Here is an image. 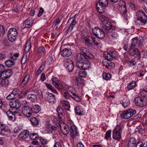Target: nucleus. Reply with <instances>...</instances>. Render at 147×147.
<instances>
[{"label":"nucleus","instance_id":"obj_1","mask_svg":"<svg viewBox=\"0 0 147 147\" xmlns=\"http://www.w3.org/2000/svg\"><path fill=\"white\" fill-rule=\"evenodd\" d=\"M140 94L141 97L137 96L135 99V105L141 107L147 106V90H143Z\"/></svg>","mask_w":147,"mask_h":147},{"label":"nucleus","instance_id":"obj_2","mask_svg":"<svg viewBox=\"0 0 147 147\" xmlns=\"http://www.w3.org/2000/svg\"><path fill=\"white\" fill-rule=\"evenodd\" d=\"M69 88L71 87H68L66 89V91L65 92L63 96L66 99L70 100L71 98L73 99L77 102H79L81 101V99L79 96L76 93L73 92L69 90Z\"/></svg>","mask_w":147,"mask_h":147},{"label":"nucleus","instance_id":"obj_3","mask_svg":"<svg viewBox=\"0 0 147 147\" xmlns=\"http://www.w3.org/2000/svg\"><path fill=\"white\" fill-rule=\"evenodd\" d=\"M123 127V125L120 124L117 125L113 130V138L117 140H119L121 138L122 131Z\"/></svg>","mask_w":147,"mask_h":147},{"label":"nucleus","instance_id":"obj_4","mask_svg":"<svg viewBox=\"0 0 147 147\" xmlns=\"http://www.w3.org/2000/svg\"><path fill=\"white\" fill-rule=\"evenodd\" d=\"M137 20L139 21L140 24L144 25L147 21V16L144 12L141 10L138 11L136 13Z\"/></svg>","mask_w":147,"mask_h":147},{"label":"nucleus","instance_id":"obj_5","mask_svg":"<svg viewBox=\"0 0 147 147\" xmlns=\"http://www.w3.org/2000/svg\"><path fill=\"white\" fill-rule=\"evenodd\" d=\"M108 0H99V2H97L96 4L97 9L100 13H102L105 11L103 10V7L108 5Z\"/></svg>","mask_w":147,"mask_h":147},{"label":"nucleus","instance_id":"obj_6","mask_svg":"<svg viewBox=\"0 0 147 147\" xmlns=\"http://www.w3.org/2000/svg\"><path fill=\"white\" fill-rule=\"evenodd\" d=\"M103 30L97 27H95L92 29V33L94 35L99 39L104 38L105 36V34L107 33Z\"/></svg>","mask_w":147,"mask_h":147},{"label":"nucleus","instance_id":"obj_7","mask_svg":"<svg viewBox=\"0 0 147 147\" xmlns=\"http://www.w3.org/2000/svg\"><path fill=\"white\" fill-rule=\"evenodd\" d=\"M22 105L23 106V108L22 109V113L25 116L29 117L31 115L32 113V109L30 107L25 104L27 103L25 101H23Z\"/></svg>","mask_w":147,"mask_h":147},{"label":"nucleus","instance_id":"obj_8","mask_svg":"<svg viewBox=\"0 0 147 147\" xmlns=\"http://www.w3.org/2000/svg\"><path fill=\"white\" fill-rule=\"evenodd\" d=\"M136 113V110L130 109L127 111H124L121 113L120 115V116L122 118L127 119L132 117Z\"/></svg>","mask_w":147,"mask_h":147},{"label":"nucleus","instance_id":"obj_9","mask_svg":"<svg viewBox=\"0 0 147 147\" xmlns=\"http://www.w3.org/2000/svg\"><path fill=\"white\" fill-rule=\"evenodd\" d=\"M103 30H105L106 33L109 32L110 29H115L114 26L112 25L111 23L107 20H104L102 22Z\"/></svg>","mask_w":147,"mask_h":147},{"label":"nucleus","instance_id":"obj_10","mask_svg":"<svg viewBox=\"0 0 147 147\" xmlns=\"http://www.w3.org/2000/svg\"><path fill=\"white\" fill-rule=\"evenodd\" d=\"M64 66L69 72H72L74 69V66L72 60L69 59L64 61Z\"/></svg>","mask_w":147,"mask_h":147},{"label":"nucleus","instance_id":"obj_11","mask_svg":"<svg viewBox=\"0 0 147 147\" xmlns=\"http://www.w3.org/2000/svg\"><path fill=\"white\" fill-rule=\"evenodd\" d=\"M79 53L81 54V56L86 59H88V58L92 59L94 57L93 55L88 51L86 48L84 47L80 49V53Z\"/></svg>","mask_w":147,"mask_h":147},{"label":"nucleus","instance_id":"obj_12","mask_svg":"<svg viewBox=\"0 0 147 147\" xmlns=\"http://www.w3.org/2000/svg\"><path fill=\"white\" fill-rule=\"evenodd\" d=\"M21 106V102L18 100H15L13 101H11L10 102V106H11V110H13L14 109L15 110L17 111H14V113H20L19 108H20Z\"/></svg>","mask_w":147,"mask_h":147},{"label":"nucleus","instance_id":"obj_13","mask_svg":"<svg viewBox=\"0 0 147 147\" xmlns=\"http://www.w3.org/2000/svg\"><path fill=\"white\" fill-rule=\"evenodd\" d=\"M76 65L79 68L82 69V65L85 59L81 56V54L78 53L76 55Z\"/></svg>","mask_w":147,"mask_h":147},{"label":"nucleus","instance_id":"obj_14","mask_svg":"<svg viewBox=\"0 0 147 147\" xmlns=\"http://www.w3.org/2000/svg\"><path fill=\"white\" fill-rule=\"evenodd\" d=\"M12 71L10 69L7 70H4L0 74V78L5 79L10 78L12 75Z\"/></svg>","mask_w":147,"mask_h":147},{"label":"nucleus","instance_id":"obj_15","mask_svg":"<svg viewBox=\"0 0 147 147\" xmlns=\"http://www.w3.org/2000/svg\"><path fill=\"white\" fill-rule=\"evenodd\" d=\"M70 21L71 22V23L69 25V26L67 29L66 34H67V36H69L71 34H70L69 32H70L73 29V28L75 27L76 24L77 23V22L75 18H70L67 22V23H69Z\"/></svg>","mask_w":147,"mask_h":147},{"label":"nucleus","instance_id":"obj_16","mask_svg":"<svg viewBox=\"0 0 147 147\" xmlns=\"http://www.w3.org/2000/svg\"><path fill=\"white\" fill-rule=\"evenodd\" d=\"M52 81L53 84L58 90H61L63 89L62 84L60 80L57 78H53Z\"/></svg>","mask_w":147,"mask_h":147},{"label":"nucleus","instance_id":"obj_17","mask_svg":"<svg viewBox=\"0 0 147 147\" xmlns=\"http://www.w3.org/2000/svg\"><path fill=\"white\" fill-rule=\"evenodd\" d=\"M77 128V127L74 125L70 126L69 129L70 136L71 137L73 138H74L78 135V132Z\"/></svg>","mask_w":147,"mask_h":147},{"label":"nucleus","instance_id":"obj_18","mask_svg":"<svg viewBox=\"0 0 147 147\" xmlns=\"http://www.w3.org/2000/svg\"><path fill=\"white\" fill-rule=\"evenodd\" d=\"M45 98L46 100L50 103H54L55 100V95L53 94L48 92L46 93Z\"/></svg>","mask_w":147,"mask_h":147},{"label":"nucleus","instance_id":"obj_19","mask_svg":"<svg viewBox=\"0 0 147 147\" xmlns=\"http://www.w3.org/2000/svg\"><path fill=\"white\" fill-rule=\"evenodd\" d=\"M93 37L92 34L91 36H87L84 38V42L86 46L88 47H90L93 46V43L91 41V39L92 40V37Z\"/></svg>","mask_w":147,"mask_h":147},{"label":"nucleus","instance_id":"obj_20","mask_svg":"<svg viewBox=\"0 0 147 147\" xmlns=\"http://www.w3.org/2000/svg\"><path fill=\"white\" fill-rule=\"evenodd\" d=\"M136 143V139L133 138H130L126 145L127 147H135Z\"/></svg>","mask_w":147,"mask_h":147},{"label":"nucleus","instance_id":"obj_21","mask_svg":"<svg viewBox=\"0 0 147 147\" xmlns=\"http://www.w3.org/2000/svg\"><path fill=\"white\" fill-rule=\"evenodd\" d=\"M61 55L63 57H68L71 55V50L67 48L64 49L61 52Z\"/></svg>","mask_w":147,"mask_h":147},{"label":"nucleus","instance_id":"obj_22","mask_svg":"<svg viewBox=\"0 0 147 147\" xmlns=\"http://www.w3.org/2000/svg\"><path fill=\"white\" fill-rule=\"evenodd\" d=\"M33 20L32 19L28 18L24 21V28L30 27L32 25Z\"/></svg>","mask_w":147,"mask_h":147},{"label":"nucleus","instance_id":"obj_23","mask_svg":"<svg viewBox=\"0 0 147 147\" xmlns=\"http://www.w3.org/2000/svg\"><path fill=\"white\" fill-rule=\"evenodd\" d=\"M11 133V130L9 129H6V127H4L1 129L0 134L2 136H9Z\"/></svg>","mask_w":147,"mask_h":147},{"label":"nucleus","instance_id":"obj_24","mask_svg":"<svg viewBox=\"0 0 147 147\" xmlns=\"http://www.w3.org/2000/svg\"><path fill=\"white\" fill-rule=\"evenodd\" d=\"M56 111L58 113V115L60 119H62L64 115L63 109L61 107L58 106L57 108Z\"/></svg>","mask_w":147,"mask_h":147},{"label":"nucleus","instance_id":"obj_25","mask_svg":"<svg viewBox=\"0 0 147 147\" xmlns=\"http://www.w3.org/2000/svg\"><path fill=\"white\" fill-rule=\"evenodd\" d=\"M29 135V134L27 130H24L19 134V137L20 139H24L27 138Z\"/></svg>","mask_w":147,"mask_h":147},{"label":"nucleus","instance_id":"obj_26","mask_svg":"<svg viewBox=\"0 0 147 147\" xmlns=\"http://www.w3.org/2000/svg\"><path fill=\"white\" fill-rule=\"evenodd\" d=\"M14 112L11 111H7L6 112V114L7 116L9 119L10 120H11L13 121L15 120V116L14 114Z\"/></svg>","mask_w":147,"mask_h":147},{"label":"nucleus","instance_id":"obj_27","mask_svg":"<svg viewBox=\"0 0 147 147\" xmlns=\"http://www.w3.org/2000/svg\"><path fill=\"white\" fill-rule=\"evenodd\" d=\"M30 120L33 126L37 127L39 125V121L36 117H31L30 118Z\"/></svg>","mask_w":147,"mask_h":147},{"label":"nucleus","instance_id":"obj_28","mask_svg":"<svg viewBox=\"0 0 147 147\" xmlns=\"http://www.w3.org/2000/svg\"><path fill=\"white\" fill-rule=\"evenodd\" d=\"M61 102L65 109L68 111L70 110V106L68 102L65 100H62L61 101Z\"/></svg>","mask_w":147,"mask_h":147},{"label":"nucleus","instance_id":"obj_29","mask_svg":"<svg viewBox=\"0 0 147 147\" xmlns=\"http://www.w3.org/2000/svg\"><path fill=\"white\" fill-rule=\"evenodd\" d=\"M128 51L129 54L131 55L134 56L135 55H140V53L139 52L138 50L136 48H135L134 49L130 50Z\"/></svg>","mask_w":147,"mask_h":147},{"label":"nucleus","instance_id":"obj_30","mask_svg":"<svg viewBox=\"0 0 147 147\" xmlns=\"http://www.w3.org/2000/svg\"><path fill=\"white\" fill-rule=\"evenodd\" d=\"M10 107V104L7 103L5 102H3V104L2 108L5 111H10V109H11Z\"/></svg>","mask_w":147,"mask_h":147},{"label":"nucleus","instance_id":"obj_31","mask_svg":"<svg viewBox=\"0 0 147 147\" xmlns=\"http://www.w3.org/2000/svg\"><path fill=\"white\" fill-rule=\"evenodd\" d=\"M121 2L123 3V6H122L119 7L118 9L121 13H123V14H125L127 12L125 3L123 1H121Z\"/></svg>","mask_w":147,"mask_h":147},{"label":"nucleus","instance_id":"obj_32","mask_svg":"<svg viewBox=\"0 0 147 147\" xmlns=\"http://www.w3.org/2000/svg\"><path fill=\"white\" fill-rule=\"evenodd\" d=\"M27 99L29 100L32 102H35L37 101V96H36L34 94H30L28 95L27 97Z\"/></svg>","mask_w":147,"mask_h":147},{"label":"nucleus","instance_id":"obj_33","mask_svg":"<svg viewBox=\"0 0 147 147\" xmlns=\"http://www.w3.org/2000/svg\"><path fill=\"white\" fill-rule=\"evenodd\" d=\"M76 114L78 115H82L83 112V109L80 106H76L75 108Z\"/></svg>","mask_w":147,"mask_h":147},{"label":"nucleus","instance_id":"obj_34","mask_svg":"<svg viewBox=\"0 0 147 147\" xmlns=\"http://www.w3.org/2000/svg\"><path fill=\"white\" fill-rule=\"evenodd\" d=\"M90 65V63L88 61V60L85 59V60L84 61L82 65V69L84 70L87 69L89 68Z\"/></svg>","mask_w":147,"mask_h":147},{"label":"nucleus","instance_id":"obj_35","mask_svg":"<svg viewBox=\"0 0 147 147\" xmlns=\"http://www.w3.org/2000/svg\"><path fill=\"white\" fill-rule=\"evenodd\" d=\"M17 30L15 28H11L9 29L7 33V34H10L13 36V35L14 36H17Z\"/></svg>","mask_w":147,"mask_h":147},{"label":"nucleus","instance_id":"obj_36","mask_svg":"<svg viewBox=\"0 0 147 147\" xmlns=\"http://www.w3.org/2000/svg\"><path fill=\"white\" fill-rule=\"evenodd\" d=\"M9 80L7 79H2L0 83L1 86L5 87H7L9 85Z\"/></svg>","mask_w":147,"mask_h":147},{"label":"nucleus","instance_id":"obj_37","mask_svg":"<svg viewBox=\"0 0 147 147\" xmlns=\"http://www.w3.org/2000/svg\"><path fill=\"white\" fill-rule=\"evenodd\" d=\"M141 40H140L137 37L133 38L132 39V44L136 45L138 43L139 45H141L142 42L140 41Z\"/></svg>","mask_w":147,"mask_h":147},{"label":"nucleus","instance_id":"obj_38","mask_svg":"<svg viewBox=\"0 0 147 147\" xmlns=\"http://www.w3.org/2000/svg\"><path fill=\"white\" fill-rule=\"evenodd\" d=\"M70 128L67 125L64 126L63 129H62V134L64 135H67L70 132Z\"/></svg>","mask_w":147,"mask_h":147},{"label":"nucleus","instance_id":"obj_39","mask_svg":"<svg viewBox=\"0 0 147 147\" xmlns=\"http://www.w3.org/2000/svg\"><path fill=\"white\" fill-rule=\"evenodd\" d=\"M5 63L6 65L8 67H11L15 64V62L10 59L5 61Z\"/></svg>","mask_w":147,"mask_h":147},{"label":"nucleus","instance_id":"obj_40","mask_svg":"<svg viewBox=\"0 0 147 147\" xmlns=\"http://www.w3.org/2000/svg\"><path fill=\"white\" fill-rule=\"evenodd\" d=\"M136 85V81H131L128 84L127 88L129 90H131L135 87Z\"/></svg>","mask_w":147,"mask_h":147},{"label":"nucleus","instance_id":"obj_41","mask_svg":"<svg viewBox=\"0 0 147 147\" xmlns=\"http://www.w3.org/2000/svg\"><path fill=\"white\" fill-rule=\"evenodd\" d=\"M32 112L37 113H38L40 110V107L37 105H35L33 106L32 109Z\"/></svg>","mask_w":147,"mask_h":147},{"label":"nucleus","instance_id":"obj_42","mask_svg":"<svg viewBox=\"0 0 147 147\" xmlns=\"http://www.w3.org/2000/svg\"><path fill=\"white\" fill-rule=\"evenodd\" d=\"M120 103L124 108L127 107L130 104V100L128 99L126 100L124 102L121 101Z\"/></svg>","mask_w":147,"mask_h":147},{"label":"nucleus","instance_id":"obj_43","mask_svg":"<svg viewBox=\"0 0 147 147\" xmlns=\"http://www.w3.org/2000/svg\"><path fill=\"white\" fill-rule=\"evenodd\" d=\"M31 48V43L29 41L27 42L25 47V51L26 53L28 52Z\"/></svg>","mask_w":147,"mask_h":147},{"label":"nucleus","instance_id":"obj_44","mask_svg":"<svg viewBox=\"0 0 147 147\" xmlns=\"http://www.w3.org/2000/svg\"><path fill=\"white\" fill-rule=\"evenodd\" d=\"M29 77L30 76L28 75H27L24 77L21 84V86L22 87L25 86L28 81Z\"/></svg>","mask_w":147,"mask_h":147},{"label":"nucleus","instance_id":"obj_45","mask_svg":"<svg viewBox=\"0 0 147 147\" xmlns=\"http://www.w3.org/2000/svg\"><path fill=\"white\" fill-rule=\"evenodd\" d=\"M104 56L105 59H106V60L108 61H111L113 59L111 54L107 52H106L105 53Z\"/></svg>","mask_w":147,"mask_h":147},{"label":"nucleus","instance_id":"obj_46","mask_svg":"<svg viewBox=\"0 0 147 147\" xmlns=\"http://www.w3.org/2000/svg\"><path fill=\"white\" fill-rule=\"evenodd\" d=\"M84 70L81 69L79 70L78 73V75L79 76L81 77H84L86 76V73Z\"/></svg>","mask_w":147,"mask_h":147},{"label":"nucleus","instance_id":"obj_47","mask_svg":"<svg viewBox=\"0 0 147 147\" xmlns=\"http://www.w3.org/2000/svg\"><path fill=\"white\" fill-rule=\"evenodd\" d=\"M37 52L44 55L45 53V50L43 47H39L38 50Z\"/></svg>","mask_w":147,"mask_h":147},{"label":"nucleus","instance_id":"obj_48","mask_svg":"<svg viewBox=\"0 0 147 147\" xmlns=\"http://www.w3.org/2000/svg\"><path fill=\"white\" fill-rule=\"evenodd\" d=\"M103 78L106 80H108L111 77V75L110 74L104 73L102 74Z\"/></svg>","mask_w":147,"mask_h":147},{"label":"nucleus","instance_id":"obj_49","mask_svg":"<svg viewBox=\"0 0 147 147\" xmlns=\"http://www.w3.org/2000/svg\"><path fill=\"white\" fill-rule=\"evenodd\" d=\"M11 36V35L10 34H7V37L9 40L11 42H13L16 38V36H14L13 35Z\"/></svg>","mask_w":147,"mask_h":147},{"label":"nucleus","instance_id":"obj_50","mask_svg":"<svg viewBox=\"0 0 147 147\" xmlns=\"http://www.w3.org/2000/svg\"><path fill=\"white\" fill-rule=\"evenodd\" d=\"M16 97L11 93L6 97L7 99L9 100H14Z\"/></svg>","mask_w":147,"mask_h":147},{"label":"nucleus","instance_id":"obj_51","mask_svg":"<svg viewBox=\"0 0 147 147\" xmlns=\"http://www.w3.org/2000/svg\"><path fill=\"white\" fill-rule=\"evenodd\" d=\"M96 37H92V42L93 43V45H95L97 47H99L100 46V44L98 42L96 41Z\"/></svg>","mask_w":147,"mask_h":147},{"label":"nucleus","instance_id":"obj_52","mask_svg":"<svg viewBox=\"0 0 147 147\" xmlns=\"http://www.w3.org/2000/svg\"><path fill=\"white\" fill-rule=\"evenodd\" d=\"M108 66L107 68L110 69L112 68H114L115 66V65L113 62H111V61H109Z\"/></svg>","mask_w":147,"mask_h":147},{"label":"nucleus","instance_id":"obj_53","mask_svg":"<svg viewBox=\"0 0 147 147\" xmlns=\"http://www.w3.org/2000/svg\"><path fill=\"white\" fill-rule=\"evenodd\" d=\"M76 81L77 82V85H79V84H80L81 85H83L84 84V81L83 80H82L80 78H77L76 79Z\"/></svg>","mask_w":147,"mask_h":147},{"label":"nucleus","instance_id":"obj_54","mask_svg":"<svg viewBox=\"0 0 147 147\" xmlns=\"http://www.w3.org/2000/svg\"><path fill=\"white\" fill-rule=\"evenodd\" d=\"M38 137V136L37 134L35 133H33L31 134L30 136V138L32 140L37 139Z\"/></svg>","mask_w":147,"mask_h":147},{"label":"nucleus","instance_id":"obj_55","mask_svg":"<svg viewBox=\"0 0 147 147\" xmlns=\"http://www.w3.org/2000/svg\"><path fill=\"white\" fill-rule=\"evenodd\" d=\"M19 91L17 88H15L13 89L11 93L16 97L18 95Z\"/></svg>","mask_w":147,"mask_h":147},{"label":"nucleus","instance_id":"obj_56","mask_svg":"<svg viewBox=\"0 0 147 147\" xmlns=\"http://www.w3.org/2000/svg\"><path fill=\"white\" fill-rule=\"evenodd\" d=\"M39 140L41 143L43 144H45L47 143L48 141L46 139L43 138L42 137L39 138Z\"/></svg>","mask_w":147,"mask_h":147},{"label":"nucleus","instance_id":"obj_57","mask_svg":"<svg viewBox=\"0 0 147 147\" xmlns=\"http://www.w3.org/2000/svg\"><path fill=\"white\" fill-rule=\"evenodd\" d=\"M111 130L108 131H107L106 134V136H105V138L107 140L109 138H110L111 137Z\"/></svg>","mask_w":147,"mask_h":147},{"label":"nucleus","instance_id":"obj_58","mask_svg":"<svg viewBox=\"0 0 147 147\" xmlns=\"http://www.w3.org/2000/svg\"><path fill=\"white\" fill-rule=\"evenodd\" d=\"M110 54L113 58H115L117 57L118 55V53L115 51H113L112 52H111Z\"/></svg>","mask_w":147,"mask_h":147},{"label":"nucleus","instance_id":"obj_59","mask_svg":"<svg viewBox=\"0 0 147 147\" xmlns=\"http://www.w3.org/2000/svg\"><path fill=\"white\" fill-rule=\"evenodd\" d=\"M44 9L42 7H40V8L38 14V17H40L42 15V13H44Z\"/></svg>","mask_w":147,"mask_h":147},{"label":"nucleus","instance_id":"obj_60","mask_svg":"<svg viewBox=\"0 0 147 147\" xmlns=\"http://www.w3.org/2000/svg\"><path fill=\"white\" fill-rule=\"evenodd\" d=\"M45 85L47 87L51 90L54 88L53 86L50 84L46 83Z\"/></svg>","mask_w":147,"mask_h":147},{"label":"nucleus","instance_id":"obj_61","mask_svg":"<svg viewBox=\"0 0 147 147\" xmlns=\"http://www.w3.org/2000/svg\"><path fill=\"white\" fill-rule=\"evenodd\" d=\"M136 147H142L143 144L142 142H138L136 145Z\"/></svg>","mask_w":147,"mask_h":147},{"label":"nucleus","instance_id":"obj_62","mask_svg":"<svg viewBox=\"0 0 147 147\" xmlns=\"http://www.w3.org/2000/svg\"><path fill=\"white\" fill-rule=\"evenodd\" d=\"M46 79L45 75V74L42 73V74L41 76H40V79L42 81H44Z\"/></svg>","mask_w":147,"mask_h":147},{"label":"nucleus","instance_id":"obj_63","mask_svg":"<svg viewBox=\"0 0 147 147\" xmlns=\"http://www.w3.org/2000/svg\"><path fill=\"white\" fill-rule=\"evenodd\" d=\"M20 128L18 127H16L14 130V132L15 133H18L20 132Z\"/></svg>","mask_w":147,"mask_h":147},{"label":"nucleus","instance_id":"obj_64","mask_svg":"<svg viewBox=\"0 0 147 147\" xmlns=\"http://www.w3.org/2000/svg\"><path fill=\"white\" fill-rule=\"evenodd\" d=\"M54 147H61V144L59 142H57L55 143Z\"/></svg>","mask_w":147,"mask_h":147}]
</instances>
